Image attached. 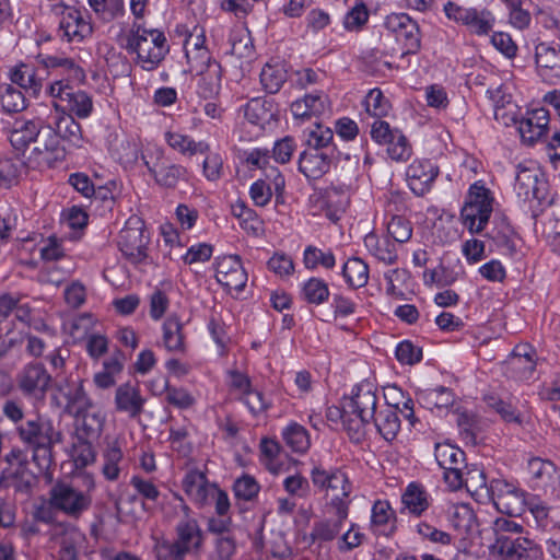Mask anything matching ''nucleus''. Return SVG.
I'll list each match as a JSON object with an SVG mask.
<instances>
[{"label": "nucleus", "mask_w": 560, "mask_h": 560, "mask_svg": "<svg viewBox=\"0 0 560 560\" xmlns=\"http://www.w3.org/2000/svg\"><path fill=\"white\" fill-rule=\"evenodd\" d=\"M183 516L177 522L175 539L154 540L153 553L156 560H185L187 555H199L205 542V535L198 521L190 515V509L180 500L178 503Z\"/></svg>", "instance_id": "f03ea898"}, {"label": "nucleus", "mask_w": 560, "mask_h": 560, "mask_svg": "<svg viewBox=\"0 0 560 560\" xmlns=\"http://www.w3.org/2000/svg\"><path fill=\"white\" fill-rule=\"evenodd\" d=\"M0 104L7 113H19L26 108L23 93L10 84L0 86Z\"/></svg>", "instance_id": "09e8293b"}, {"label": "nucleus", "mask_w": 560, "mask_h": 560, "mask_svg": "<svg viewBox=\"0 0 560 560\" xmlns=\"http://www.w3.org/2000/svg\"><path fill=\"white\" fill-rule=\"evenodd\" d=\"M497 555L502 560H544L541 547L526 536H517L513 542L508 541Z\"/></svg>", "instance_id": "b1692460"}, {"label": "nucleus", "mask_w": 560, "mask_h": 560, "mask_svg": "<svg viewBox=\"0 0 560 560\" xmlns=\"http://www.w3.org/2000/svg\"><path fill=\"white\" fill-rule=\"evenodd\" d=\"M244 116L254 125L266 121L271 116L268 102L261 97L252 98L244 107Z\"/></svg>", "instance_id": "5fc2aeb1"}, {"label": "nucleus", "mask_w": 560, "mask_h": 560, "mask_svg": "<svg viewBox=\"0 0 560 560\" xmlns=\"http://www.w3.org/2000/svg\"><path fill=\"white\" fill-rule=\"evenodd\" d=\"M147 398L141 394L140 387L130 382L122 383L115 389L114 406L119 413L137 419L144 411Z\"/></svg>", "instance_id": "a211bd4d"}, {"label": "nucleus", "mask_w": 560, "mask_h": 560, "mask_svg": "<svg viewBox=\"0 0 560 560\" xmlns=\"http://www.w3.org/2000/svg\"><path fill=\"white\" fill-rule=\"evenodd\" d=\"M311 480L314 487L326 491L327 502H332L335 498L346 503L349 509L352 487L347 474L340 468L330 470L322 466H314L311 470Z\"/></svg>", "instance_id": "9d476101"}, {"label": "nucleus", "mask_w": 560, "mask_h": 560, "mask_svg": "<svg viewBox=\"0 0 560 560\" xmlns=\"http://www.w3.org/2000/svg\"><path fill=\"white\" fill-rule=\"evenodd\" d=\"M342 276L351 288H362L369 281V266L361 258H349L342 267Z\"/></svg>", "instance_id": "a19ab883"}, {"label": "nucleus", "mask_w": 560, "mask_h": 560, "mask_svg": "<svg viewBox=\"0 0 560 560\" xmlns=\"http://www.w3.org/2000/svg\"><path fill=\"white\" fill-rule=\"evenodd\" d=\"M198 77L197 93L203 98L217 95L221 88V66L211 63L207 70L195 73Z\"/></svg>", "instance_id": "c9c22d12"}, {"label": "nucleus", "mask_w": 560, "mask_h": 560, "mask_svg": "<svg viewBox=\"0 0 560 560\" xmlns=\"http://www.w3.org/2000/svg\"><path fill=\"white\" fill-rule=\"evenodd\" d=\"M435 459L442 469H452L462 466L464 452L451 444H436Z\"/></svg>", "instance_id": "de8ad7c7"}, {"label": "nucleus", "mask_w": 560, "mask_h": 560, "mask_svg": "<svg viewBox=\"0 0 560 560\" xmlns=\"http://www.w3.org/2000/svg\"><path fill=\"white\" fill-rule=\"evenodd\" d=\"M48 93L54 98V108L57 113L75 115L79 118H86L92 113L91 96L82 90H75L69 82L63 80L52 82Z\"/></svg>", "instance_id": "0eeeda50"}, {"label": "nucleus", "mask_w": 560, "mask_h": 560, "mask_svg": "<svg viewBox=\"0 0 560 560\" xmlns=\"http://www.w3.org/2000/svg\"><path fill=\"white\" fill-rule=\"evenodd\" d=\"M492 530L495 539L490 546V552L497 555L502 546L508 545V541L513 542L516 538L514 535H521L524 527L512 520L499 517L493 522Z\"/></svg>", "instance_id": "c85d7f7f"}, {"label": "nucleus", "mask_w": 560, "mask_h": 560, "mask_svg": "<svg viewBox=\"0 0 560 560\" xmlns=\"http://www.w3.org/2000/svg\"><path fill=\"white\" fill-rule=\"evenodd\" d=\"M103 475L107 480H117L120 474V463L122 462V451L117 441L107 444L104 454Z\"/></svg>", "instance_id": "79ce46f5"}, {"label": "nucleus", "mask_w": 560, "mask_h": 560, "mask_svg": "<svg viewBox=\"0 0 560 560\" xmlns=\"http://www.w3.org/2000/svg\"><path fill=\"white\" fill-rule=\"evenodd\" d=\"M489 495L500 513L520 516L526 510L525 493L503 479H493L490 482Z\"/></svg>", "instance_id": "f8f14e48"}, {"label": "nucleus", "mask_w": 560, "mask_h": 560, "mask_svg": "<svg viewBox=\"0 0 560 560\" xmlns=\"http://www.w3.org/2000/svg\"><path fill=\"white\" fill-rule=\"evenodd\" d=\"M20 441L32 451V460L39 474H46L54 465V447L62 442V432L46 416L33 415L16 428Z\"/></svg>", "instance_id": "f257e3e1"}, {"label": "nucleus", "mask_w": 560, "mask_h": 560, "mask_svg": "<svg viewBox=\"0 0 560 560\" xmlns=\"http://www.w3.org/2000/svg\"><path fill=\"white\" fill-rule=\"evenodd\" d=\"M50 375L40 364L27 365L20 375L19 384L27 394H43L49 386Z\"/></svg>", "instance_id": "a878e982"}, {"label": "nucleus", "mask_w": 560, "mask_h": 560, "mask_svg": "<svg viewBox=\"0 0 560 560\" xmlns=\"http://www.w3.org/2000/svg\"><path fill=\"white\" fill-rule=\"evenodd\" d=\"M93 487L94 481L92 479L89 489L85 491L77 489L71 482L58 480L49 489V505L70 518L78 520L92 505L90 489Z\"/></svg>", "instance_id": "39448f33"}, {"label": "nucleus", "mask_w": 560, "mask_h": 560, "mask_svg": "<svg viewBox=\"0 0 560 560\" xmlns=\"http://www.w3.org/2000/svg\"><path fill=\"white\" fill-rule=\"evenodd\" d=\"M59 535V560H78V547L83 541L82 533L69 524H58L55 527V536Z\"/></svg>", "instance_id": "bb28decb"}, {"label": "nucleus", "mask_w": 560, "mask_h": 560, "mask_svg": "<svg viewBox=\"0 0 560 560\" xmlns=\"http://www.w3.org/2000/svg\"><path fill=\"white\" fill-rule=\"evenodd\" d=\"M366 249L380 261L393 265L397 260L396 245L389 240H380L376 234L369 233L364 237Z\"/></svg>", "instance_id": "e433bc0d"}, {"label": "nucleus", "mask_w": 560, "mask_h": 560, "mask_svg": "<svg viewBox=\"0 0 560 560\" xmlns=\"http://www.w3.org/2000/svg\"><path fill=\"white\" fill-rule=\"evenodd\" d=\"M165 141L173 150L185 156H192L198 152L203 153L209 148L205 142H196L189 136L175 131L165 132Z\"/></svg>", "instance_id": "ea45409f"}, {"label": "nucleus", "mask_w": 560, "mask_h": 560, "mask_svg": "<svg viewBox=\"0 0 560 560\" xmlns=\"http://www.w3.org/2000/svg\"><path fill=\"white\" fill-rule=\"evenodd\" d=\"M7 467L2 469L0 483L13 487L16 491L28 492L36 477L28 469L27 455L20 448H12L4 457Z\"/></svg>", "instance_id": "9b49d317"}, {"label": "nucleus", "mask_w": 560, "mask_h": 560, "mask_svg": "<svg viewBox=\"0 0 560 560\" xmlns=\"http://www.w3.org/2000/svg\"><path fill=\"white\" fill-rule=\"evenodd\" d=\"M303 262L307 269H315L318 266L331 269L336 265V259L330 250L324 252L316 246L310 245L304 250Z\"/></svg>", "instance_id": "3c124183"}, {"label": "nucleus", "mask_w": 560, "mask_h": 560, "mask_svg": "<svg viewBox=\"0 0 560 560\" xmlns=\"http://www.w3.org/2000/svg\"><path fill=\"white\" fill-rule=\"evenodd\" d=\"M183 489L200 506L209 504L210 495L218 493V487L214 483H210L206 475L198 469H191L185 475Z\"/></svg>", "instance_id": "4be33fe9"}, {"label": "nucleus", "mask_w": 560, "mask_h": 560, "mask_svg": "<svg viewBox=\"0 0 560 560\" xmlns=\"http://www.w3.org/2000/svg\"><path fill=\"white\" fill-rule=\"evenodd\" d=\"M43 129L33 120L15 121L13 129L10 132L9 140L11 144L21 150L27 147L31 142H35L40 137Z\"/></svg>", "instance_id": "58836bf2"}, {"label": "nucleus", "mask_w": 560, "mask_h": 560, "mask_svg": "<svg viewBox=\"0 0 560 560\" xmlns=\"http://www.w3.org/2000/svg\"><path fill=\"white\" fill-rule=\"evenodd\" d=\"M326 517L313 523L310 538L313 544L323 545L332 541L340 534L345 521L348 518L349 510L342 501L337 498L325 504Z\"/></svg>", "instance_id": "1a4fd4ad"}, {"label": "nucleus", "mask_w": 560, "mask_h": 560, "mask_svg": "<svg viewBox=\"0 0 560 560\" xmlns=\"http://www.w3.org/2000/svg\"><path fill=\"white\" fill-rule=\"evenodd\" d=\"M65 150L59 145V139L52 128H45L27 156L31 168H49L63 160Z\"/></svg>", "instance_id": "ddd939ff"}, {"label": "nucleus", "mask_w": 560, "mask_h": 560, "mask_svg": "<svg viewBox=\"0 0 560 560\" xmlns=\"http://www.w3.org/2000/svg\"><path fill=\"white\" fill-rule=\"evenodd\" d=\"M365 110L374 117L381 118L389 112L390 105L378 89L369 92L364 100Z\"/></svg>", "instance_id": "13d9d810"}, {"label": "nucleus", "mask_w": 560, "mask_h": 560, "mask_svg": "<svg viewBox=\"0 0 560 560\" xmlns=\"http://www.w3.org/2000/svg\"><path fill=\"white\" fill-rule=\"evenodd\" d=\"M401 501L405 508L416 516H420L430 506L427 490L424 487L416 482H411L407 486L401 497Z\"/></svg>", "instance_id": "4c0bfd02"}, {"label": "nucleus", "mask_w": 560, "mask_h": 560, "mask_svg": "<svg viewBox=\"0 0 560 560\" xmlns=\"http://www.w3.org/2000/svg\"><path fill=\"white\" fill-rule=\"evenodd\" d=\"M395 353L397 360L402 364L412 365L422 359V349L409 340L399 342Z\"/></svg>", "instance_id": "0e129e2a"}, {"label": "nucleus", "mask_w": 560, "mask_h": 560, "mask_svg": "<svg viewBox=\"0 0 560 560\" xmlns=\"http://www.w3.org/2000/svg\"><path fill=\"white\" fill-rule=\"evenodd\" d=\"M287 80V73L280 66L266 65L260 72V82L268 93H277Z\"/></svg>", "instance_id": "864d4df0"}, {"label": "nucleus", "mask_w": 560, "mask_h": 560, "mask_svg": "<svg viewBox=\"0 0 560 560\" xmlns=\"http://www.w3.org/2000/svg\"><path fill=\"white\" fill-rule=\"evenodd\" d=\"M334 138V133L329 128H323L319 125H316V129L310 132L307 144L308 150H317L324 151V149H334L330 145V142Z\"/></svg>", "instance_id": "338daca9"}, {"label": "nucleus", "mask_w": 560, "mask_h": 560, "mask_svg": "<svg viewBox=\"0 0 560 560\" xmlns=\"http://www.w3.org/2000/svg\"><path fill=\"white\" fill-rule=\"evenodd\" d=\"M303 296L308 303L322 304L329 296L327 283L318 278H311L303 287Z\"/></svg>", "instance_id": "6e6d98bb"}, {"label": "nucleus", "mask_w": 560, "mask_h": 560, "mask_svg": "<svg viewBox=\"0 0 560 560\" xmlns=\"http://www.w3.org/2000/svg\"><path fill=\"white\" fill-rule=\"evenodd\" d=\"M78 417L77 435L78 440H97L105 424V417L101 411H83Z\"/></svg>", "instance_id": "cd10ccee"}, {"label": "nucleus", "mask_w": 560, "mask_h": 560, "mask_svg": "<svg viewBox=\"0 0 560 560\" xmlns=\"http://www.w3.org/2000/svg\"><path fill=\"white\" fill-rule=\"evenodd\" d=\"M549 124V114L544 108L526 113L518 122L517 129L522 140L527 144H534L546 132Z\"/></svg>", "instance_id": "5701e85b"}, {"label": "nucleus", "mask_w": 560, "mask_h": 560, "mask_svg": "<svg viewBox=\"0 0 560 560\" xmlns=\"http://www.w3.org/2000/svg\"><path fill=\"white\" fill-rule=\"evenodd\" d=\"M388 234L398 243H405L412 235V228L408 220L402 217L395 215L387 224Z\"/></svg>", "instance_id": "69168bd1"}, {"label": "nucleus", "mask_w": 560, "mask_h": 560, "mask_svg": "<svg viewBox=\"0 0 560 560\" xmlns=\"http://www.w3.org/2000/svg\"><path fill=\"white\" fill-rule=\"evenodd\" d=\"M387 145V153L394 161H407L411 156V147L401 131L395 135Z\"/></svg>", "instance_id": "e2e57ef3"}, {"label": "nucleus", "mask_w": 560, "mask_h": 560, "mask_svg": "<svg viewBox=\"0 0 560 560\" xmlns=\"http://www.w3.org/2000/svg\"><path fill=\"white\" fill-rule=\"evenodd\" d=\"M538 74L548 83L560 80V48L548 43H539L535 49Z\"/></svg>", "instance_id": "6ab92c4d"}, {"label": "nucleus", "mask_w": 560, "mask_h": 560, "mask_svg": "<svg viewBox=\"0 0 560 560\" xmlns=\"http://www.w3.org/2000/svg\"><path fill=\"white\" fill-rule=\"evenodd\" d=\"M327 97L324 93L310 94L291 104V113L295 118L318 116L326 110Z\"/></svg>", "instance_id": "473e14b6"}, {"label": "nucleus", "mask_w": 560, "mask_h": 560, "mask_svg": "<svg viewBox=\"0 0 560 560\" xmlns=\"http://www.w3.org/2000/svg\"><path fill=\"white\" fill-rule=\"evenodd\" d=\"M377 396L369 383L357 386L355 393L345 404L343 425L350 438L360 441L364 435V427L375 416Z\"/></svg>", "instance_id": "20e7f679"}, {"label": "nucleus", "mask_w": 560, "mask_h": 560, "mask_svg": "<svg viewBox=\"0 0 560 560\" xmlns=\"http://www.w3.org/2000/svg\"><path fill=\"white\" fill-rule=\"evenodd\" d=\"M215 279L228 290L242 291L247 282V273L242 265L241 257L228 255L217 258Z\"/></svg>", "instance_id": "dca6fc26"}, {"label": "nucleus", "mask_w": 560, "mask_h": 560, "mask_svg": "<svg viewBox=\"0 0 560 560\" xmlns=\"http://www.w3.org/2000/svg\"><path fill=\"white\" fill-rule=\"evenodd\" d=\"M528 471L538 486L553 488L560 480L556 466L541 458H533L528 462Z\"/></svg>", "instance_id": "f704fd0d"}, {"label": "nucleus", "mask_w": 560, "mask_h": 560, "mask_svg": "<svg viewBox=\"0 0 560 560\" xmlns=\"http://www.w3.org/2000/svg\"><path fill=\"white\" fill-rule=\"evenodd\" d=\"M494 22L495 19L489 10H478L474 8L466 27H468L471 33L483 36L492 31Z\"/></svg>", "instance_id": "8fccbe9b"}, {"label": "nucleus", "mask_w": 560, "mask_h": 560, "mask_svg": "<svg viewBox=\"0 0 560 560\" xmlns=\"http://www.w3.org/2000/svg\"><path fill=\"white\" fill-rule=\"evenodd\" d=\"M485 401L491 410L500 415L503 421L513 422L518 425L523 424L521 413L510 402L493 395L486 396Z\"/></svg>", "instance_id": "603ef678"}, {"label": "nucleus", "mask_w": 560, "mask_h": 560, "mask_svg": "<svg viewBox=\"0 0 560 560\" xmlns=\"http://www.w3.org/2000/svg\"><path fill=\"white\" fill-rule=\"evenodd\" d=\"M37 60L45 68H60L62 72L68 77L66 82L69 80L82 82L85 79L83 69L72 58L38 54Z\"/></svg>", "instance_id": "c756f323"}, {"label": "nucleus", "mask_w": 560, "mask_h": 560, "mask_svg": "<svg viewBox=\"0 0 560 560\" xmlns=\"http://www.w3.org/2000/svg\"><path fill=\"white\" fill-rule=\"evenodd\" d=\"M72 457L77 467H85L92 464L96 457L92 440H79L73 446Z\"/></svg>", "instance_id": "774afa93"}, {"label": "nucleus", "mask_w": 560, "mask_h": 560, "mask_svg": "<svg viewBox=\"0 0 560 560\" xmlns=\"http://www.w3.org/2000/svg\"><path fill=\"white\" fill-rule=\"evenodd\" d=\"M52 128L56 135L67 140L75 147L82 144V130L79 122H77L72 115L61 114L55 112L48 118V127Z\"/></svg>", "instance_id": "393cba45"}, {"label": "nucleus", "mask_w": 560, "mask_h": 560, "mask_svg": "<svg viewBox=\"0 0 560 560\" xmlns=\"http://www.w3.org/2000/svg\"><path fill=\"white\" fill-rule=\"evenodd\" d=\"M140 219H130L118 236V246L124 256L137 264L147 258L149 237L144 234Z\"/></svg>", "instance_id": "2eb2a0df"}, {"label": "nucleus", "mask_w": 560, "mask_h": 560, "mask_svg": "<svg viewBox=\"0 0 560 560\" xmlns=\"http://www.w3.org/2000/svg\"><path fill=\"white\" fill-rule=\"evenodd\" d=\"M492 203L491 192L483 184L476 182L470 186L460 219L471 234L480 233L486 228L493 210Z\"/></svg>", "instance_id": "423d86ee"}, {"label": "nucleus", "mask_w": 560, "mask_h": 560, "mask_svg": "<svg viewBox=\"0 0 560 560\" xmlns=\"http://www.w3.org/2000/svg\"><path fill=\"white\" fill-rule=\"evenodd\" d=\"M283 440L288 447L293 452L304 453L310 447V436L304 427L292 423L288 425L282 433Z\"/></svg>", "instance_id": "49530a36"}, {"label": "nucleus", "mask_w": 560, "mask_h": 560, "mask_svg": "<svg viewBox=\"0 0 560 560\" xmlns=\"http://www.w3.org/2000/svg\"><path fill=\"white\" fill-rule=\"evenodd\" d=\"M142 159L149 173L161 187L175 188L180 180L188 179L187 168L166 160L163 152H159L156 161L153 164L147 161L144 155Z\"/></svg>", "instance_id": "f3484780"}, {"label": "nucleus", "mask_w": 560, "mask_h": 560, "mask_svg": "<svg viewBox=\"0 0 560 560\" xmlns=\"http://www.w3.org/2000/svg\"><path fill=\"white\" fill-rule=\"evenodd\" d=\"M514 189L523 201L542 205L548 196V183L536 165L518 164Z\"/></svg>", "instance_id": "6e6552de"}, {"label": "nucleus", "mask_w": 560, "mask_h": 560, "mask_svg": "<svg viewBox=\"0 0 560 560\" xmlns=\"http://www.w3.org/2000/svg\"><path fill=\"white\" fill-rule=\"evenodd\" d=\"M185 52L189 65L188 71L190 73H200L207 70L209 65L218 63L215 60H212L208 49L187 48Z\"/></svg>", "instance_id": "bf43d9fd"}, {"label": "nucleus", "mask_w": 560, "mask_h": 560, "mask_svg": "<svg viewBox=\"0 0 560 560\" xmlns=\"http://www.w3.org/2000/svg\"><path fill=\"white\" fill-rule=\"evenodd\" d=\"M163 345L167 351L184 352L185 336L178 316L170 315L163 324Z\"/></svg>", "instance_id": "72a5a7b5"}, {"label": "nucleus", "mask_w": 560, "mask_h": 560, "mask_svg": "<svg viewBox=\"0 0 560 560\" xmlns=\"http://www.w3.org/2000/svg\"><path fill=\"white\" fill-rule=\"evenodd\" d=\"M417 400L422 407L430 410L447 409L453 406L455 397L451 389L439 386L419 392Z\"/></svg>", "instance_id": "7c9ffc66"}, {"label": "nucleus", "mask_w": 560, "mask_h": 560, "mask_svg": "<svg viewBox=\"0 0 560 560\" xmlns=\"http://www.w3.org/2000/svg\"><path fill=\"white\" fill-rule=\"evenodd\" d=\"M165 400L178 408L188 409L195 404L194 396L183 387L170 386L168 382H164Z\"/></svg>", "instance_id": "4d7b16f0"}, {"label": "nucleus", "mask_w": 560, "mask_h": 560, "mask_svg": "<svg viewBox=\"0 0 560 560\" xmlns=\"http://www.w3.org/2000/svg\"><path fill=\"white\" fill-rule=\"evenodd\" d=\"M126 49L137 55V63L147 71L159 67L170 51L164 33L158 28H147L133 23L126 35Z\"/></svg>", "instance_id": "7ed1b4c3"}, {"label": "nucleus", "mask_w": 560, "mask_h": 560, "mask_svg": "<svg viewBox=\"0 0 560 560\" xmlns=\"http://www.w3.org/2000/svg\"><path fill=\"white\" fill-rule=\"evenodd\" d=\"M439 175V168L429 160L412 162L407 170V179L410 189L417 196H423L431 188Z\"/></svg>", "instance_id": "aec40b11"}, {"label": "nucleus", "mask_w": 560, "mask_h": 560, "mask_svg": "<svg viewBox=\"0 0 560 560\" xmlns=\"http://www.w3.org/2000/svg\"><path fill=\"white\" fill-rule=\"evenodd\" d=\"M61 393L67 400L66 409L75 415L86 411L93 407V401L86 394L83 382L68 384L65 388H61Z\"/></svg>", "instance_id": "2f4dec72"}, {"label": "nucleus", "mask_w": 560, "mask_h": 560, "mask_svg": "<svg viewBox=\"0 0 560 560\" xmlns=\"http://www.w3.org/2000/svg\"><path fill=\"white\" fill-rule=\"evenodd\" d=\"M11 81L34 95L42 88V81L36 77L35 69L25 63H21L12 71Z\"/></svg>", "instance_id": "a18cd8bd"}, {"label": "nucleus", "mask_w": 560, "mask_h": 560, "mask_svg": "<svg viewBox=\"0 0 560 560\" xmlns=\"http://www.w3.org/2000/svg\"><path fill=\"white\" fill-rule=\"evenodd\" d=\"M335 149L324 151L306 150L299 159V170L307 178L317 179L326 174L332 164Z\"/></svg>", "instance_id": "412c9836"}, {"label": "nucleus", "mask_w": 560, "mask_h": 560, "mask_svg": "<svg viewBox=\"0 0 560 560\" xmlns=\"http://www.w3.org/2000/svg\"><path fill=\"white\" fill-rule=\"evenodd\" d=\"M372 421H374L380 434L386 441H393L397 436L400 429V420L395 410L386 408L380 412L378 417L374 416Z\"/></svg>", "instance_id": "c03bdc74"}, {"label": "nucleus", "mask_w": 560, "mask_h": 560, "mask_svg": "<svg viewBox=\"0 0 560 560\" xmlns=\"http://www.w3.org/2000/svg\"><path fill=\"white\" fill-rule=\"evenodd\" d=\"M394 512L387 501H376L372 508L371 524L378 534L393 532Z\"/></svg>", "instance_id": "37998d69"}, {"label": "nucleus", "mask_w": 560, "mask_h": 560, "mask_svg": "<svg viewBox=\"0 0 560 560\" xmlns=\"http://www.w3.org/2000/svg\"><path fill=\"white\" fill-rule=\"evenodd\" d=\"M92 10L104 20H113L124 10L122 0H88Z\"/></svg>", "instance_id": "680f3d73"}, {"label": "nucleus", "mask_w": 560, "mask_h": 560, "mask_svg": "<svg viewBox=\"0 0 560 560\" xmlns=\"http://www.w3.org/2000/svg\"><path fill=\"white\" fill-rule=\"evenodd\" d=\"M533 354L534 351L529 346H517L513 351V358L510 363L514 369H523L524 375L532 374L535 370Z\"/></svg>", "instance_id": "052dcab7"}, {"label": "nucleus", "mask_w": 560, "mask_h": 560, "mask_svg": "<svg viewBox=\"0 0 560 560\" xmlns=\"http://www.w3.org/2000/svg\"><path fill=\"white\" fill-rule=\"evenodd\" d=\"M52 12L60 19L58 32L67 42H81L92 34V25L80 9L57 3L52 7Z\"/></svg>", "instance_id": "4468645a"}]
</instances>
